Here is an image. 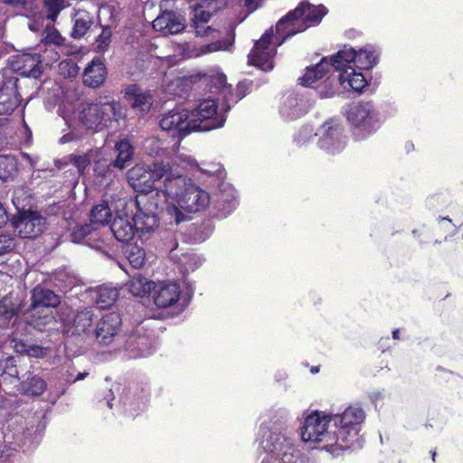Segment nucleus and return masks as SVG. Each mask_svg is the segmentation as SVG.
<instances>
[{"label": "nucleus", "mask_w": 463, "mask_h": 463, "mask_svg": "<svg viewBox=\"0 0 463 463\" xmlns=\"http://www.w3.org/2000/svg\"><path fill=\"white\" fill-rule=\"evenodd\" d=\"M109 229L115 238L118 241L122 242H128L130 240H132L135 232L139 233L141 237H144L145 235H142L140 232H138L135 227V222L132 224V222L128 218L123 217H117L113 220L111 222Z\"/></svg>", "instance_id": "nucleus-28"}, {"label": "nucleus", "mask_w": 463, "mask_h": 463, "mask_svg": "<svg viewBox=\"0 0 463 463\" xmlns=\"http://www.w3.org/2000/svg\"><path fill=\"white\" fill-rule=\"evenodd\" d=\"M17 160L12 155H0V180H12L17 173Z\"/></svg>", "instance_id": "nucleus-41"}, {"label": "nucleus", "mask_w": 463, "mask_h": 463, "mask_svg": "<svg viewBox=\"0 0 463 463\" xmlns=\"http://www.w3.org/2000/svg\"><path fill=\"white\" fill-rule=\"evenodd\" d=\"M153 28L164 35L177 34L185 28V18L175 11L161 9V14L153 21Z\"/></svg>", "instance_id": "nucleus-18"}, {"label": "nucleus", "mask_w": 463, "mask_h": 463, "mask_svg": "<svg viewBox=\"0 0 463 463\" xmlns=\"http://www.w3.org/2000/svg\"><path fill=\"white\" fill-rule=\"evenodd\" d=\"M166 199L157 185L148 192L137 194L135 204L137 212L133 217L136 229L142 235H148L158 227L157 211L163 208Z\"/></svg>", "instance_id": "nucleus-2"}, {"label": "nucleus", "mask_w": 463, "mask_h": 463, "mask_svg": "<svg viewBox=\"0 0 463 463\" xmlns=\"http://www.w3.org/2000/svg\"><path fill=\"white\" fill-rule=\"evenodd\" d=\"M163 162H156L150 167L146 165H136L128 171L127 178L129 185L137 192H148L156 187L155 184L160 181V177L165 173L162 166Z\"/></svg>", "instance_id": "nucleus-8"}, {"label": "nucleus", "mask_w": 463, "mask_h": 463, "mask_svg": "<svg viewBox=\"0 0 463 463\" xmlns=\"http://www.w3.org/2000/svg\"><path fill=\"white\" fill-rule=\"evenodd\" d=\"M319 93H320V96L322 98H329V97H332L335 94V90L333 89H329L326 92H323L321 90V91H319Z\"/></svg>", "instance_id": "nucleus-63"}, {"label": "nucleus", "mask_w": 463, "mask_h": 463, "mask_svg": "<svg viewBox=\"0 0 463 463\" xmlns=\"http://www.w3.org/2000/svg\"><path fill=\"white\" fill-rule=\"evenodd\" d=\"M122 320L116 312L104 315L96 324L91 333L94 342L101 346L110 345L118 335Z\"/></svg>", "instance_id": "nucleus-15"}, {"label": "nucleus", "mask_w": 463, "mask_h": 463, "mask_svg": "<svg viewBox=\"0 0 463 463\" xmlns=\"http://www.w3.org/2000/svg\"><path fill=\"white\" fill-rule=\"evenodd\" d=\"M182 160L184 162L187 163V165H189L191 166H196L197 165L195 159H194V158H192L190 156H188L186 158H182Z\"/></svg>", "instance_id": "nucleus-64"}, {"label": "nucleus", "mask_w": 463, "mask_h": 463, "mask_svg": "<svg viewBox=\"0 0 463 463\" xmlns=\"http://www.w3.org/2000/svg\"><path fill=\"white\" fill-rule=\"evenodd\" d=\"M347 119L354 127V135L364 139L375 132L381 125V117L371 101L354 103L347 111Z\"/></svg>", "instance_id": "nucleus-5"}, {"label": "nucleus", "mask_w": 463, "mask_h": 463, "mask_svg": "<svg viewBox=\"0 0 463 463\" xmlns=\"http://www.w3.org/2000/svg\"><path fill=\"white\" fill-rule=\"evenodd\" d=\"M16 246L15 237L8 232H0V256L9 253Z\"/></svg>", "instance_id": "nucleus-49"}, {"label": "nucleus", "mask_w": 463, "mask_h": 463, "mask_svg": "<svg viewBox=\"0 0 463 463\" xmlns=\"http://www.w3.org/2000/svg\"><path fill=\"white\" fill-rule=\"evenodd\" d=\"M21 356H8L0 360V379L3 382L20 381L22 377L19 376L21 373Z\"/></svg>", "instance_id": "nucleus-29"}, {"label": "nucleus", "mask_w": 463, "mask_h": 463, "mask_svg": "<svg viewBox=\"0 0 463 463\" xmlns=\"http://www.w3.org/2000/svg\"><path fill=\"white\" fill-rule=\"evenodd\" d=\"M19 79L10 69L0 73V115L12 114L21 104Z\"/></svg>", "instance_id": "nucleus-9"}, {"label": "nucleus", "mask_w": 463, "mask_h": 463, "mask_svg": "<svg viewBox=\"0 0 463 463\" xmlns=\"http://www.w3.org/2000/svg\"><path fill=\"white\" fill-rule=\"evenodd\" d=\"M355 61L356 51L352 47L345 46L343 50L331 57L330 61L326 57H324L317 64L307 67L306 73L298 79V81L301 85L308 87L317 80L322 79L331 67H334L340 73L345 68L351 67L350 63L353 62L355 65Z\"/></svg>", "instance_id": "nucleus-6"}, {"label": "nucleus", "mask_w": 463, "mask_h": 463, "mask_svg": "<svg viewBox=\"0 0 463 463\" xmlns=\"http://www.w3.org/2000/svg\"><path fill=\"white\" fill-rule=\"evenodd\" d=\"M111 167L112 165H110V163H108L107 160H99L96 162L94 171L96 175L99 176L109 177L112 172Z\"/></svg>", "instance_id": "nucleus-55"}, {"label": "nucleus", "mask_w": 463, "mask_h": 463, "mask_svg": "<svg viewBox=\"0 0 463 463\" xmlns=\"http://www.w3.org/2000/svg\"><path fill=\"white\" fill-rule=\"evenodd\" d=\"M116 151L118 155L116 158L110 162V165H112L114 168L122 170L128 165V163L132 160L134 149L128 141L120 140L116 144Z\"/></svg>", "instance_id": "nucleus-34"}, {"label": "nucleus", "mask_w": 463, "mask_h": 463, "mask_svg": "<svg viewBox=\"0 0 463 463\" xmlns=\"http://www.w3.org/2000/svg\"><path fill=\"white\" fill-rule=\"evenodd\" d=\"M65 39L60 33L51 24H46L44 27V35L41 43L45 48L44 52H50L46 57L52 61H56L60 59V53L56 48H61L64 44Z\"/></svg>", "instance_id": "nucleus-24"}, {"label": "nucleus", "mask_w": 463, "mask_h": 463, "mask_svg": "<svg viewBox=\"0 0 463 463\" xmlns=\"http://www.w3.org/2000/svg\"><path fill=\"white\" fill-rule=\"evenodd\" d=\"M112 218L111 210L109 207L108 203L103 202L102 203L95 205L90 212V220L91 225L104 226L110 222Z\"/></svg>", "instance_id": "nucleus-40"}, {"label": "nucleus", "mask_w": 463, "mask_h": 463, "mask_svg": "<svg viewBox=\"0 0 463 463\" xmlns=\"http://www.w3.org/2000/svg\"><path fill=\"white\" fill-rule=\"evenodd\" d=\"M288 411L285 409H279L274 412L269 425L272 430H279L287 421Z\"/></svg>", "instance_id": "nucleus-52"}, {"label": "nucleus", "mask_w": 463, "mask_h": 463, "mask_svg": "<svg viewBox=\"0 0 463 463\" xmlns=\"http://www.w3.org/2000/svg\"><path fill=\"white\" fill-rule=\"evenodd\" d=\"M326 14V9L322 5H314L308 2H301L278 22L277 32L283 33L284 38L290 37L304 31L311 24H318Z\"/></svg>", "instance_id": "nucleus-3"}, {"label": "nucleus", "mask_w": 463, "mask_h": 463, "mask_svg": "<svg viewBox=\"0 0 463 463\" xmlns=\"http://www.w3.org/2000/svg\"><path fill=\"white\" fill-rule=\"evenodd\" d=\"M118 297V291L116 287L102 285L96 289V303L101 309L111 307Z\"/></svg>", "instance_id": "nucleus-37"}, {"label": "nucleus", "mask_w": 463, "mask_h": 463, "mask_svg": "<svg viewBox=\"0 0 463 463\" xmlns=\"http://www.w3.org/2000/svg\"><path fill=\"white\" fill-rule=\"evenodd\" d=\"M242 88H243V86L239 84L237 86L235 94L232 91V88L230 89V92H228L229 101L225 102L228 110L231 109V103H237L240 99H241L246 95L244 90H242Z\"/></svg>", "instance_id": "nucleus-57"}, {"label": "nucleus", "mask_w": 463, "mask_h": 463, "mask_svg": "<svg viewBox=\"0 0 463 463\" xmlns=\"http://www.w3.org/2000/svg\"><path fill=\"white\" fill-rule=\"evenodd\" d=\"M336 429L334 432L331 431V441L326 447H331L333 452L336 449H348L357 440V428L338 425Z\"/></svg>", "instance_id": "nucleus-21"}, {"label": "nucleus", "mask_w": 463, "mask_h": 463, "mask_svg": "<svg viewBox=\"0 0 463 463\" xmlns=\"http://www.w3.org/2000/svg\"><path fill=\"white\" fill-rule=\"evenodd\" d=\"M97 227L90 224H83L73 228L70 233L71 241L74 243H89V236L92 237Z\"/></svg>", "instance_id": "nucleus-46"}, {"label": "nucleus", "mask_w": 463, "mask_h": 463, "mask_svg": "<svg viewBox=\"0 0 463 463\" xmlns=\"http://www.w3.org/2000/svg\"><path fill=\"white\" fill-rule=\"evenodd\" d=\"M107 69L100 58H94L85 68L83 82L86 86L98 88L105 81Z\"/></svg>", "instance_id": "nucleus-25"}, {"label": "nucleus", "mask_w": 463, "mask_h": 463, "mask_svg": "<svg viewBox=\"0 0 463 463\" xmlns=\"http://www.w3.org/2000/svg\"><path fill=\"white\" fill-rule=\"evenodd\" d=\"M46 10L45 19L54 22L58 14L66 7L64 0H42Z\"/></svg>", "instance_id": "nucleus-48"}, {"label": "nucleus", "mask_w": 463, "mask_h": 463, "mask_svg": "<svg viewBox=\"0 0 463 463\" xmlns=\"http://www.w3.org/2000/svg\"><path fill=\"white\" fill-rule=\"evenodd\" d=\"M17 9H19L18 14L27 19L45 14L42 0H26L24 4L20 5Z\"/></svg>", "instance_id": "nucleus-45"}, {"label": "nucleus", "mask_w": 463, "mask_h": 463, "mask_svg": "<svg viewBox=\"0 0 463 463\" xmlns=\"http://www.w3.org/2000/svg\"><path fill=\"white\" fill-rule=\"evenodd\" d=\"M125 115L126 110L120 102L109 100L86 104L80 112L79 119L87 129L100 131L116 128Z\"/></svg>", "instance_id": "nucleus-1"}, {"label": "nucleus", "mask_w": 463, "mask_h": 463, "mask_svg": "<svg viewBox=\"0 0 463 463\" xmlns=\"http://www.w3.org/2000/svg\"><path fill=\"white\" fill-rule=\"evenodd\" d=\"M331 416L321 417L318 412L308 415L301 427V438L304 442L321 443L331 441Z\"/></svg>", "instance_id": "nucleus-10"}, {"label": "nucleus", "mask_w": 463, "mask_h": 463, "mask_svg": "<svg viewBox=\"0 0 463 463\" xmlns=\"http://www.w3.org/2000/svg\"><path fill=\"white\" fill-rule=\"evenodd\" d=\"M180 296V288L176 283H165L158 286L154 294L155 305L159 308H166L175 305Z\"/></svg>", "instance_id": "nucleus-26"}, {"label": "nucleus", "mask_w": 463, "mask_h": 463, "mask_svg": "<svg viewBox=\"0 0 463 463\" xmlns=\"http://www.w3.org/2000/svg\"><path fill=\"white\" fill-rule=\"evenodd\" d=\"M213 208L217 211L216 216L219 218L227 217L237 205V202L234 196L221 194L217 195V198L212 202Z\"/></svg>", "instance_id": "nucleus-39"}, {"label": "nucleus", "mask_w": 463, "mask_h": 463, "mask_svg": "<svg viewBox=\"0 0 463 463\" xmlns=\"http://www.w3.org/2000/svg\"><path fill=\"white\" fill-rule=\"evenodd\" d=\"M28 355L30 356H41L43 355V348L38 345H33L27 350Z\"/></svg>", "instance_id": "nucleus-61"}, {"label": "nucleus", "mask_w": 463, "mask_h": 463, "mask_svg": "<svg viewBox=\"0 0 463 463\" xmlns=\"http://www.w3.org/2000/svg\"><path fill=\"white\" fill-rule=\"evenodd\" d=\"M331 420L335 428H337L338 425L356 427L364 420V412L359 407L351 406L345 409L341 415L331 416Z\"/></svg>", "instance_id": "nucleus-31"}, {"label": "nucleus", "mask_w": 463, "mask_h": 463, "mask_svg": "<svg viewBox=\"0 0 463 463\" xmlns=\"http://www.w3.org/2000/svg\"><path fill=\"white\" fill-rule=\"evenodd\" d=\"M310 104L297 94L287 96L280 107V114L287 119H296L305 115L309 109Z\"/></svg>", "instance_id": "nucleus-22"}, {"label": "nucleus", "mask_w": 463, "mask_h": 463, "mask_svg": "<svg viewBox=\"0 0 463 463\" xmlns=\"http://www.w3.org/2000/svg\"><path fill=\"white\" fill-rule=\"evenodd\" d=\"M12 129L7 118H0V150L9 145L8 137L11 135Z\"/></svg>", "instance_id": "nucleus-53"}, {"label": "nucleus", "mask_w": 463, "mask_h": 463, "mask_svg": "<svg viewBox=\"0 0 463 463\" xmlns=\"http://www.w3.org/2000/svg\"><path fill=\"white\" fill-rule=\"evenodd\" d=\"M217 103L213 99L202 100L198 106L189 111L194 131H209L222 128L225 118L217 113Z\"/></svg>", "instance_id": "nucleus-7"}, {"label": "nucleus", "mask_w": 463, "mask_h": 463, "mask_svg": "<svg viewBox=\"0 0 463 463\" xmlns=\"http://www.w3.org/2000/svg\"><path fill=\"white\" fill-rule=\"evenodd\" d=\"M201 80L209 88L211 93H221L224 102L229 101L228 92H230L231 85L227 84L226 76L223 73L204 75Z\"/></svg>", "instance_id": "nucleus-32"}, {"label": "nucleus", "mask_w": 463, "mask_h": 463, "mask_svg": "<svg viewBox=\"0 0 463 463\" xmlns=\"http://www.w3.org/2000/svg\"><path fill=\"white\" fill-rule=\"evenodd\" d=\"M21 386L24 393L32 396H39L46 389L45 382L37 375L28 376L26 380L21 381Z\"/></svg>", "instance_id": "nucleus-44"}, {"label": "nucleus", "mask_w": 463, "mask_h": 463, "mask_svg": "<svg viewBox=\"0 0 463 463\" xmlns=\"http://www.w3.org/2000/svg\"><path fill=\"white\" fill-rule=\"evenodd\" d=\"M14 309L13 307H7L5 305V300H2L0 302V315H2L5 319H10L14 316Z\"/></svg>", "instance_id": "nucleus-60"}, {"label": "nucleus", "mask_w": 463, "mask_h": 463, "mask_svg": "<svg viewBox=\"0 0 463 463\" xmlns=\"http://www.w3.org/2000/svg\"><path fill=\"white\" fill-rule=\"evenodd\" d=\"M92 17L86 11H78L73 17V27L71 35L74 39H80L86 34L92 24Z\"/></svg>", "instance_id": "nucleus-36"}, {"label": "nucleus", "mask_w": 463, "mask_h": 463, "mask_svg": "<svg viewBox=\"0 0 463 463\" xmlns=\"http://www.w3.org/2000/svg\"><path fill=\"white\" fill-rule=\"evenodd\" d=\"M69 164L73 165L77 168L79 174H82L90 164V160L85 154L71 155L69 158H64L63 163L64 165Z\"/></svg>", "instance_id": "nucleus-50"}, {"label": "nucleus", "mask_w": 463, "mask_h": 463, "mask_svg": "<svg viewBox=\"0 0 463 463\" xmlns=\"http://www.w3.org/2000/svg\"><path fill=\"white\" fill-rule=\"evenodd\" d=\"M162 166L165 173L160 177L157 187L161 190L166 201L168 198H173L176 199V203H178L179 198L184 194L188 185L192 184L191 179L174 171L168 162H163Z\"/></svg>", "instance_id": "nucleus-13"}, {"label": "nucleus", "mask_w": 463, "mask_h": 463, "mask_svg": "<svg viewBox=\"0 0 463 463\" xmlns=\"http://www.w3.org/2000/svg\"><path fill=\"white\" fill-rule=\"evenodd\" d=\"M127 350L131 358L145 357L150 355L153 351V341L139 332L132 333L127 340Z\"/></svg>", "instance_id": "nucleus-23"}, {"label": "nucleus", "mask_w": 463, "mask_h": 463, "mask_svg": "<svg viewBox=\"0 0 463 463\" xmlns=\"http://www.w3.org/2000/svg\"><path fill=\"white\" fill-rule=\"evenodd\" d=\"M28 20H29V22H28L27 25H28V28L32 32L36 33V32H39V31L44 29V27H45V25L43 24L44 21H45V14L37 16L35 18L28 19Z\"/></svg>", "instance_id": "nucleus-59"}, {"label": "nucleus", "mask_w": 463, "mask_h": 463, "mask_svg": "<svg viewBox=\"0 0 463 463\" xmlns=\"http://www.w3.org/2000/svg\"><path fill=\"white\" fill-rule=\"evenodd\" d=\"M111 42V30L109 26L103 27L102 32L96 40L97 49L100 52L107 50Z\"/></svg>", "instance_id": "nucleus-54"}, {"label": "nucleus", "mask_w": 463, "mask_h": 463, "mask_svg": "<svg viewBox=\"0 0 463 463\" xmlns=\"http://www.w3.org/2000/svg\"><path fill=\"white\" fill-rule=\"evenodd\" d=\"M129 292L136 297L148 296L156 288L155 283L143 277L141 274L133 275L128 284Z\"/></svg>", "instance_id": "nucleus-33"}, {"label": "nucleus", "mask_w": 463, "mask_h": 463, "mask_svg": "<svg viewBox=\"0 0 463 463\" xmlns=\"http://www.w3.org/2000/svg\"><path fill=\"white\" fill-rule=\"evenodd\" d=\"M232 43L226 41H217L203 47L202 53L213 52L220 50H228Z\"/></svg>", "instance_id": "nucleus-56"}, {"label": "nucleus", "mask_w": 463, "mask_h": 463, "mask_svg": "<svg viewBox=\"0 0 463 463\" xmlns=\"http://www.w3.org/2000/svg\"><path fill=\"white\" fill-rule=\"evenodd\" d=\"M124 98L135 112L141 115L147 113L154 102L152 95L137 84H130L125 88Z\"/></svg>", "instance_id": "nucleus-19"}, {"label": "nucleus", "mask_w": 463, "mask_h": 463, "mask_svg": "<svg viewBox=\"0 0 463 463\" xmlns=\"http://www.w3.org/2000/svg\"><path fill=\"white\" fill-rule=\"evenodd\" d=\"M210 18L202 16L199 17L197 14L194 13L191 18V27L194 28L195 35L198 37H208L211 36L215 30L212 26L206 25Z\"/></svg>", "instance_id": "nucleus-47"}, {"label": "nucleus", "mask_w": 463, "mask_h": 463, "mask_svg": "<svg viewBox=\"0 0 463 463\" xmlns=\"http://www.w3.org/2000/svg\"><path fill=\"white\" fill-rule=\"evenodd\" d=\"M43 59L39 53H24L17 56L14 63V70H11L17 76L20 74L23 78L33 80L36 83L43 73Z\"/></svg>", "instance_id": "nucleus-17"}, {"label": "nucleus", "mask_w": 463, "mask_h": 463, "mask_svg": "<svg viewBox=\"0 0 463 463\" xmlns=\"http://www.w3.org/2000/svg\"><path fill=\"white\" fill-rule=\"evenodd\" d=\"M159 125L162 130L167 132L172 137L178 138V141L194 131L189 110L182 108H175L165 113Z\"/></svg>", "instance_id": "nucleus-11"}, {"label": "nucleus", "mask_w": 463, "mask_h": 463, "mask_svg": "<svg viewBox=\"0 0 463 463\" xmlns=\"http://www.w3.org/2000/svg\"><path fill=\"white\" fill-rule=\"evenodd\" d=\"M31 307L36 310L40 307H55L60 304V298L52 290L35 287L32 291Z\"/></svg>", "instance_id": "nucleus-27"}, {"label": "nucleus", "mask_w": 463, "mask_h": 463, "mask_svg": "<svg viewBox=\"0 0 463 463\" xmlns=\"http://www.w3.org/2000/svg\"><path fill=\"white\" fill-rule=\"evenodd\" d=\"M94 317V311L90 307L79 310L73 318L71 335L86 334L90 336L92 331L90 327L92 325Z\"/></svg>", "instance_id": "nucleus-30"}, {"label": "nucleus", "mask_w": 463, "mask_h": 463, "mask_svg": "<svg viewBox=\"0 0 463 463\" xmlns=\"http://www.w3.org/2000/svg\"><path fill=\"white\" fill-rule=\"evenodd\" d=\"M313 136V128L309 126L303 127L298 136L295 137V141L298 145H303L309 140V138Z\"/></svg>", "instance_id": "nucleus-58"}, {"label": "nucleus", "mask_w": 463, "mask_h": 463, "mask_svg": "<svg viewBox=\"0 0 463 463\" xmlns=\"http://www.w3.org/2000/svg\"><path fill=\"white\" fill-rule=\"evenodd\" d=\"M124 253L134 269H140L146 263V251L137 244L127 245Z\"/></svg>", "instance_id": "nucleus-42"}, {"label": "nucleus", "mask_w": 463, "mask_h": 463, "mask_svg": "<svg viewBox=\"0 0 463 463\" xmlns=\"http://www.w3.org/2000/svg\"><path fill=\"white\" fill-rule=\"evenodd\" d=\"M11 222L21 238H35L43 233L46 220L38 212L18 210Z\"/></svg>", "instance_id": "nucleus-12"}, {"label": "nucleus", "mask_w": 463, "mask_h": 463, "mask_svg": "<svg viewBox=\"0 0 463 463\" xmlns=\"http://www.w3.org/2000/svg\"><path fill=\"white\" fill-rule=\"evenodd\" d=\"M273 37L272 29L266 31L262 37L254 43V47L249 54L250 64L263 71H271L274 67L273 58L276 54V47L271 44Z\"/></svg>", "instance_id": "nucleus-14"}, {"label": "nucleus", "mask_w": 463, "mask_h": 463, "mask_svg": "<svg viewBox=\"0 0 463 463\" xmlns=\"http://www.w3.org/2000/svg\"><path fill=\"white\" fill-rule=\"evenodd\" d=\"M281 463H298L299 459V451L294 448L293 442L289 444V449H285L281 454L277 456Z\"/></svg>", "instance_id": "nucleus-51"}, {"label": "nucleus", "mask_w": 463, "mask_h": 463, "mask_svg": "<svg viewBox=\"0 0 463 463\" xmlns=\"http://www.w3.org/2000/svg\"><path fill=\"white\" fill-rule=\"evenodd\" d=\"M341 85L347 82L355 91H361L366 85V80L363 73L356 72L353 67H347L337 76Z\"/></svg>", "instance_id": "nucleus-35"}, {"label": "nucleus", "mask_w": 463, "mask_h": 463, "mask_svg": "<svg viewBox=\"0 0 463 463\" xmlns=\"http://www.w3.org/2000/svg\"><path fill=\"white\" fill-rule=\"evenodd\" d=\"M378 61V55L372 47L363 48L356 51L355 66L360 70L372 69Z\"/></svg>", "instance_id": "nucleus-43"}, {"label": "nucleus", "mask_w": 463, "mask_h": 463, "mask_svg": "<svg viewBox=\"0 0 463 463\" xmlns=\"http://www.w3.org/2000/svg\"><path fill=\"white\" fill-rule=\"evenodd\" d=\"M319 134L318 145L320 148L335 154L345 147L344 127L340 123L335 120L325 122L319 129Z\"/></svg>", "instance_id": "nucleus-16"}, {"label": "nucleus", "mask_w": 463, "mask_h": 463, "mask_svg": "<svg viewBox=\"0 0 463 463\" xmlns=\"http://www.w3.org/2000/svg\"><path fill=\"white\" fill-rule=\"evenodd\" d=\"M8 221L7 212L0 203V227L5 224Z\"/></svg>", "instance_id": "nucleus-62"}, {"label": "nucleus", "mask_w": 463, "mask_h": 463, "mask_svg": "<svg viewBox=\"0 0 463 463\" xmlns=\"http://www.w3.org/2000/svg\"><path fill=\"white\" fill-rule=\"evenodd\" d=\"M260 431L263 432V439L260 441V445L268 453L278 456L285 449H289V444L293 442L291 439L285 437L276 430H272L266 423L261 424Z\"/></svg>", "instance_id": "nucleus-20"}, {"label": "nucleus", "mask_w": 463, "mask_h": 463, "mask_svg": "<svg viewBox=\"0 0 463 463\" xmlns=\"http://www.w3.org/2000/svg\"><path fill=\"white\" fill-rule=\"evenodd\" d=\"M226 5V0H197L194 7V13L199 17L211 18L213 14Z\"/></svg>", "instance_id": "nucleus-38"}, {"label": "nucleus", "mask_w": 463, "mask_h": 463, "mask_svg": "<svg viewBox=\"0 0 463 463\" xmlns=\"http://www.w3.org/2000/svg\"><path fill=\"white\" fill-rule=\"evenodd\" d=\"M211 203V198L207 192L201 189L194 184H191L186 191L179 198L177 204H169L166 206L167 213L171 216L170 223L175 225L189 220V216L184 214L196 213Z\"/></svg>", "instance_id": "nucleus-4"}]
</instances>
